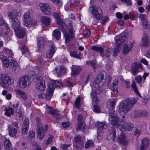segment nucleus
<instances>
[{
    "label": "nucleus",
    "mask_w": 150,
    "mask_h": 150,
    "mask_svg": "<svg viewBox=\"0 0 150 150\" xmlns=\"http://www.w3.org/2000/svg\"><path fill=\"white\" fill-rule=\"evenodd\" d=\"M138 100L137 98L127 99L120 103L118 105V111L120 114L125 115L131 110L133 105Z\"/></svg>",
    "instance_id": "obj_1"
},
{
    "label": "nucleus",
    "mask_w": 150,
    "mask_h": 150,
    "mask_svg": "<svg viewBox=\"0 0 150 150\" xmlns=\"http://www.w3.org/2000/svg\"><path fill=\"white\" fill-rule=\"evenodd\" d=\"M116 102V100L113 98L109 100L107 103L108 108L110 110L108 111L109 113V120L111 124H115V122L114 121H116L118 117L114 111Z\"/></svg>",
    "instance_id": "obj_2"
},
{
    "label": "nucleus",
    "mask_w": 150,
    "mask_h": 150,
    "mask_svg": "<svg viewBox=\"0 0 150 150\" xmlns=\"http://www.w3.org/2000/svg\"><path fill=\"white\" fill-rule=\"evenodd\" d=\"M116 120L114 121L115 124H111L113 126L118 127L122 131L125 130L128 131H132L134 127V125L129 122H126L123 119L117 118Z\"/></svg>",
    "instance_id": "obj_3"
},
{
    "label": "nucleus",
    "mask_w": 150,
    "mask_h": 150,
    "mask_svg": "<svg viewBox=\"0 0 150 150\" xmlns=\"http://www.w3.org/2000/svg\"><path fill=\"white\" fill-rule=\"evenodd\" d=\"M105 74V73L104 71L100 72L97 76L93 83V86L96 89L93 90H93L95 92L96 94H100L102 91L101 87L103 85L104 81H103L104 80V76Z\"/></svg>",
    "instance_id": "obj_4"
},
{
    "label": "nucleus",
    "mask_w": 150,
    "mask_h": 150,
    "mask_svg": "<svg viewBox=\"0 0 150 150\" xmlns=\"http://www.w3.org/2000/svg\"><path fill=\"white\" fill-rule=\"evenodd\" d=\"M0 81L1 86L4 88L7 89L8 88V86L11 85L13 83V80L11 76L8 74H3L0 77Z\"/></svg>",
    "instance_id": "obj_5"
},
{
    "label": "nucleus",
    "mask_w": 150,
    "mask_h": 150,
    "mask_svg": "<svg viewBox=\"0 0 150 150\" xmlns=\"http://www.w3.org/2000/svg\"><path fill=\"white\" fill-rule=\"evenodd\" d=\"M54 90V85L48 84V89H47L45 93H42L38 95L39 98L50 100L52 96Z\"/></svg>",
    "instance_id": "obj_6"
},
{
    "label": "nucleus",
    "mask_w": 150,
    "mask_h": 150,
    "mask_svg": "<svg viewBox=\"0 0 150 150\" xmlns=\"http://www.w3.org/2000/svg\"><path fill=\"white\" fill-rule=\"evenodd\" d=\"M40 121V119L39 117L36 118L37 127V131L38 134V137L40 139H42L44 137L45 133L47 131L48 126L47 125H45V128L44 129H43V128L42 127Z\"/></svg>",
    "instance_id": "obj_7"
},
{
    "label": "nucleus",
    "mask_w": 150,
    "mask_h": 150,
    "mask_svg": "<svg viewBox=\"0 0 150 150\" xmlns=\"http://www.w3.org/2000/svg\"><path fill=\"white\" fill-rule=\"evenodd\" d=\"M31 82V79L28 76L25 75L19 79L18 84L21 88H24L30 86Z\"/></svg>",
    "instance_id": "obj_8"
},
{
    "label": "nucleus",
    "mask_w": 150,
    "mask_h": 150,
    "mask_svg": "<svg viewBox=\"0 0 150 150\" xmlns=\"http://www.w3.org/2000/svg\"><path fill=\"white\" fill-rule=\"evenodd\" d=\"M64 26H63L59 29L64 34V37L66 43H69L74 38V32L67 31L64 28Z\"/></svg>",
    "instance_id": "obj_9"
},
{
    "label": "nucleus",
    "mask_w": 150,
    "mask_h": 150,
    "mask_svg": "<svg viewBox=\"0 0 150 150\" xmlns=\"http://www.w3.org/2000/svg\"><path fill=\"white\" fill-rule=\"evenodd\" d=\"M23 17V24L25 26L27 27H29L30 25H35L36 24V21L31 20L29 11L26 12L24 14Z\"/></svg>",
    "instance_id": "obj_10"
},
{
    "label": "nucleus",
    "mask_w": 150,
    "mask_h": 150,
    "mask_svg": "<svg viewBox=\"0 0 150 150\" xmlns=\"http://www.w3.org/2000/svg\"><path fill=\"white\" fill-rule=\"evenodd\" d=\"M36 81L35 88L37 90L40 91H42L45 89V81L42 78L39 77L36 78Z\"/></svg>",
    "instance_id": "obj_11"
},
{
    "label": "nucleus",
    "mask_w": 150,
    "mask_h": 150,
    "mask_svg": "<svg viewBox=\"0 0 150 150\" xmlns=\"http://www.w3.org/2000/svg\"><path fill=\"white\" fill-rule=\"evenodd\" d=\"M74 141L75 142L74 146L76 149L81 150L83 147L84 143L81 139V137L79 135L74 137Z\"/></svg>",
    "instance_id": "obj_12"
},
{
    "label": "nucleus",
    "mask_w": 150,
    "mask_h": 150,
    "mask_svg": "<svg viewBox=\"0 0 150 150\" xmlns=\"http://www.w3.org/2000/svg\"><path fill=\"white\" fill-rule=\"evenodd\" d=\"M115 40L116 46L119 47L120 45L122 44L123 42L127 41L126 34L125 33H122L119 35L116 36L115 38Z\"/></svg>",
    "instance_id": "obj_13"
},
{
    "label": "nucleus",
    "mask_w": 150,
    "mask_h": 150,
    "mask_svg": "<svg viewBox=\"0 0 150 150\" xmlns=\"http://www.w3.org/2000/svg\"><path fill=\"white\" fill-rule=\"evenodd\" d=\"M90 8L92 9V14L96 19L99 20L102 18V11L100 8L93 6L92 7H91Z\"/></svg>",
    "instance_id": "obj_14"
},
{
    "label": "nucleus",
    "mask_w": 150,
    "mask_h": 150,
    "mask_svg": "<svg viewBox=\"0 0 150 150\" xmlns=\"http://www.w3.org/2000/svg\"><path fill=\"white\" fill-rule=\"evenodd\" d=\"M107 125L105 122H100L97 125L98 128L97 130V138L98 139H100L102 138V130L106 129L107 127Z\"/></svg>",
    "instance_id": "obj_15"
},
{
    "label": "nucleus",
    "mask_w": 150,
    "mask_h": 150,
    "mask_svg": "<svg viewBox=\"0 0 150 150\" xmlns=\"http://www.w3.org/2000/svg\"><path fill=\"white\" fill-rule=\"evenodd\" d=\"M67 70L63 66H59L56 68L53 71L54 73L58 77L61 76L66 73Z\"/></svg>",
    "instance_id": "obj_16"
},
{
    "label": "nucleus",
    "mask_w": 150,
    "mask_h": 150,
    "mask_svg": "<svg viewBox=\"0 0 150 150\" xmlns=\"http://www.w3.org/2000/svg\"><path fill=\"white\" fill-rule=\"evenodd\" d=\"M39 6L40 9L44 14L47 15L50 14L51 9L48 4L41 3L39 4Z\"/></svg>",
    "instance_id": "obj_17"
},
{
    "label": "nucleus",
    "mask_w": 150,
    "mask_h": 150,
    "mask_svg": "<svg viewBox=\"0 0 150 150\" xmlns=\"http://www.w3.org/2000/svg\"><path fill=\"white\" fill-rule=\"evenodd\" d=\"M37 42L38 49L40 51L42 50L46 42L44 38L42 37H39Z\"/></svg>",
    "instance_id": "obj_18"
},
{
    "label": "nucleus",
    "mask_w": 150,
    "mask_h": 150,
    "mask_svg": "<svg viewBox=\"0 0 150 150\" xmlns=\"http://www.w3.org/2000/svg\"><path fill=\"white\" fill-rule=\"evenodd\" d=\"M29 120L28 119H25L23 121L22 127V131L23 134L26 135L27 134L29 126Z\"/></svg>",
    "instance_id": "obj_19"
},
{
    "label": "nucleus",
    "mask_w": 150,
    "mask_h": 150,
    "mask_svg": "<svg viewBox=\"0 0 150 150\" xmlns=\"http://www.w3.org/2000/svg\"><path fill=\"white\" fill-rule=\"evenodd\" d=\"M140 64L136 63L132 64L131 67V73L134 75H137L138 72V69L140 67Z\"/></svg>",
    "instance_id": "obj_20"
},
{
    "label": "nucleus",
    "mask_w": 150,
    "mask_h": 150,
    "mask_svg": "<svg viewBox=\"0 0 150 150\" xmlns=\"http://www.w3.org/2000/svg\"><path fill=\"white\" fill-rule=\"evenodd\" d=\"M142 143L140 147V150H148L149 147L148 139L145 138L142 140Z\"/></svg>",
    "instance_id": "obj_21"
},
{
    "label": "nucleus",
    "mask_w": 150,
    "mask_h": 150,
    "mask_svg": "<svg viewBox=\"0 0 150 150\" xmlns=\"http://www.w3.org/2000/svg\"><path fill=\"white\" fill-rule=\"evenodd\" d=\"M119 141L122 146H126L128 144V141L125 135L121 134L119 137Z\"/></svg>",
    "instance_id": "obj_22"
},
{
    "label": "nucleus",
    "mask_w": 150,
    "mask_h": 150,
    "mask_svg": "<svg viewBox=\"0 0 150 150\" xmlns=\"http://www.w3.org/2000/svg\"><path fill=\"white\" fill-rule=\"evenodd\" d=\"M53 15L57 20V23L60 28L65 26V24L64 23L62 19L61 18L60 16L56 13H53Z\"/></svg>",
    "instance_id": "obj_23"
},
{
    "label": "nucleus",
    "mask_w": 150,
    "mask_h": 150,
    "mask_svg": "<svg viewBox=\"0 0 150 150\" xmlns=\"http://www.w3.org/2000/svg\"><path fill=\"white\" fill-rule=\"evenodd\" d=\"M11 22L12 28L15 31L21 28L20 23L18 19H15Z\"/></svg>",
    "instance_id": "obj_24"
},
{
    "label": "nucleus",
    "mask_w": 150,
    "mask_h": 150,
    "mask_svg": "<svg viewBox=\"0 0 150 150\" xmlns=\"http://www.w3.org/2000/svg\"><path fill=\"white\" fill-rule=\"evenodd\" d=\"M69 53L70 55L74 58L80 59L82 58V54L80 52L70 51Z\"/></svg>",
    "instance_id": "obj_25"
},
{
    "label": "nucleus",
    "mask_w": 150,
    "mask_h": 150,
    "mask_svg": "<svg viewBox=\"0 0 150 150\" xmlns=\"http://www.w3.org/2000/svg\"><path fill=\"white\" fill-rule=\"evenodd\" d=\"M118 84V80H115L112 83V85H111L110 89L115 94H117L118 93V90L116 88V86Z\"/></svg>",
    "instance_id": "obj_26"
},
{
    "label": "nucleus",
    "mask_w": 150,
    "mask_h": 150,
    "mask_svg": "<svg viewBox=\"0 0 150 150\" xmlns=\"http://www.w3.org/2000/svg\"><path fill=\"white\" fill-rule=\"evenodd\" d=\"M5 150H17L16 148L12 149L11 147V144L9 140L6 139L4 142Z\"/></svg>",
    "instance_id": "obj_27"
},
{
    "label": "nucleus",
    "mask_w": 150,
    "mask_h": 150,
    "mask_svg": "<svg viewBox=\"0 0 150 150\" xmlns=\"http://www.w3.org/2000/svg\"><path fill=\"white\" fill-rule=\"evenodd\" d=\"M82 70V68L78 66H74L72 69L71 76H74L78 75Z\"/></svg>",
    "instance_id": "obj_28"
},
{
    "label": "nucleus",
    "mask_w": 150,
    "mask_h": 150,
    "mask_svg": "<svg viewBox=\"0 0 150 150\" xmlns=\"http://www.w3.org/2000/svg\"><path fill=\"white\" fill-rule=\"evenodd\" d=\"M0 59L3 64L4 66L5 67H8L9 66V63L8 59L6 57L3 55H0Z\"/></svg>",
    "instance_id": "obj_29"
},
{
    "label": "nucleus",
    "mask_w": 150,
    "mask_h": 150,
    "mask_svg": "<svg viewBox=\"0 0 150 150\" xmlns=\"http://www.w3.org/2000/svg\"><path fill=\"white\" fill-rule=\"evenodd\" d=\"M132 47L133 44H130L129 46L128 45L125 44L123 47V53L124 54H126L130 51Z\"/></svg>",
    "instance_id": "obj_30"
},
{
    "label": "nucleus",
    "mask_w": 150,
    "mask_h": 150,
    "mask_svg": "<svg viewBox=\"0 0 150 150\" xmlns=\"http://www.w3.org/2000/svg\"><path fill=\"white\" fill-rule=\"evenodd\" d=\"M16 35L20 38H22L24 37L25 34V30L24 29L20 28V29L15 31Z\"/></svg>",
    "instance_id": "obj_31"
},
{
    "label": "nucleus",
    "mask_w": 150,
    "mask_h": 150,
    "mask_svg": "<svg viewBox=\"0 0 150 150\" xmlns=\"http://www.w3.org/2000/svg\"><path fill=\"white\" fill-rule=\"evenodd\" d=\"M110 134L108 136V137L111 139L112 141L115 140V130L113 127H111L109 130Z\"/></svg>",
    "instance_id": "obj_32"
},
{
    "label": "nucleus",
    "mask_w": 150,
    "mask_h": 150,
    "mask_svg": "<svg viewBox=\"0 0 150 150\" xmlns=\"http://www.w3.org/2000/svg\"><path fill=\"white\" fill-rule=\"evenodd\" d=\"M110 51L111 49L110 48H108L105 51L104 53L103 52L102 53L100 54V56L102 58V60L106 59L109 57L110 55Z\"/></svg>",
    "instance_id": "obj_33"
},
{
    "label": "nucleus",
    "mask_w": 150,
    "mask_h": 150,
    "mask_svg": "<svg viewBox=\"0 0 150 150\" xmlns=\"http://www.w3.org/2000/svg\"><path fill=\"white\" fill-rule=\"evenodd\" d=\"M56 49L53 45L51 46L49 52L46 54V57L47 58H51L55 52Z\"/></svg>",
    "instance_id": "obj_34"
},
{
    "label": "nucleus",
    "mask_w": 150,
    "mask_h": 150,
    "mask_svg": "<svg viewBox=\"0 0 150 150\" xmlns=\"http://www.w3.org/2000/svg\"><path fill=\"white\" fill-rule=\"evenodd\" d=\"M49 112L53 115H56V116H54V118L56 120H59L60 119V117L59 115V111L53 108L48 111Z\"/></svg>",
    "instance_id": "obj_35"
},
{
    "label": "nucleus",
    "mask_w": 150,
    "mask_h": 150,
    "mask_svg": "<svg viewBox=\"0 0 150 150\" xmlns=\"http://www.w3.org/2000/svg\"><path fill=\"white\" fill-rule=\"evenodd\" d=\"M142 45L143 46H147L149 45V38L147 35L144 34L142 38Z\"/></svg>",
    "instance_id": "obj_36"
},
{
    "label": "nucleus",
    "mask_w": 150,
    "mask_h": 150,
    "mask_svg": "<svg viewBox=\"0 0 150 150\" xmlns=\"http://www.w3.org/2000/svg\"><path fill=\"white\" fill-rule=\"evenodd\" d=\"M91 97L92 98L93 103L94 102L97 104L99 102V100L97 97L96 96V94L95 92L93 90L91 93Z\"/></svg>",
    "instance_id": "obj_37"
},
{
    "label": "nucleus",
    "mask_w": 150,
    "mask_h": 150,
    "mask_svg": "<svg viewBox=\"0 0 150 150\" xmlns=\"http://www.w3.org/2000/svg\"><path fill=\"white\" fill-rule=\"evenodd\" d=\"M16 93L19 96L21 97L23 100H27L28 97L24 92L20 90H17L16 91Z\"/></svg>",
    "instance_id": "obj_38"
},
{
    "label": "nucleus",
    "mask_w": 150,
    "mask_h": 150,
    "mask_svg": "<svg viewBox=\"0 0 150 150\" xmlns=\"http://www.w3.org/2000/svg\"><path fill=\"white\" fill-rule=\"evenodd\" d=\"M41 20L42 23L46 26H47L50 25V19L45 16H42L41 17Z\"/></svg>",
    "instance_id": "obj_39"
},
{
    "label": "nucleus",
    "mask_w": 150,
    "mask_h": 150,
    "mask_svg": "<svg viewBox=\"0 0 150 150\" xmlns=\"http://www.w3.org/2000/svg\"><path fill=\"white\" fill-rule=\"evenodd\" d=\"M9 134L11 137L14 136L17 132V129L14 127L8 128Z\"/></svg>",
    "instance_id": "obj_40"
},
{
    "label": "nucleus",
    "mask_w": 150,
    "mask_h": 150,
    "mask_svg": "<svg viewBox=\"0 0 150 150\" xmlns=\"http://www.w3.org/2000/svg\"><path fill=\"white\" fill-rule=\"evenodd\" d=\"M61 33L58 29H56L53 31L54 37L57 40H59L61 38Z\"/></svg>",
    "instance_id": "obj_41"
},
{
    "label": "nucleus",
    "mask_w": 150,
    "mask_h": 150,
    "mask_svg": "<svg viewBox=\"0 0 150 150\" xmlns=\"http://www.w3.org/2000/svg\"><path fill=\"white\" fill-rule=\"evenodd\" d=\"M8 15L9 19L11 20V22L15 19H18L17 18V15L16 13L9 12L8 13Z\"/></svg>",
    "instance_id": "obj_42"
},
{
    "label": "nucleus",
    "mask_w": 150,
    "mask_h": 150,
    "mask_svg": "<svg viewBox=\"0 0 150 150\" xmlns=\"http://www.w3.org/2000/svg\"><path fill=\"white\" fill-rule=\"evenodd\" d=\"M4 110L6 111L5 114L7 116L10 117L11 116V114L13 115V110L12 108H9L8 109L6 107L4 109Z\"/></svg>",
    "instance_id": "obj_43"
},
{
    "label": "nucleus",
    "mask_w": 150,
    "mask_h": 150,
    "mask_svg": "<svg viewBox=\"0 0 150 150\" xmlns=\"http://www.w3.org/2000/svg\"><path fill=\"white\" fill-rule=\"evenodd\" d=\"M91 48L92 50H94L97 52H100V54L102 53L104 51L102 47L96 46H92Z\"/></svg>",
    "instance_id": "obj_44"
},
{
    "label": "nucleus",
    "mask_w": 150,
    "mask_h": 150,
    "mask_svg": "<svg viewBox=\"0 0 150 150\" xmlns=\"http://www.w3.org/2000/svg\"><path fill=\"white\" fill-rule=\"evenodd\" d=\"M11 66L12 69L14 71L17 70L19 69V66L17 62L16 61L12 63Z\"/></svg>",
    "instance_id": "obj_45"
},
{
    "label": "nucleus",
    "mask_w": 150,
    "mask_h": 150,
    "mask_svg": "<svg viewBox=\"0 0 150 150\" xmlns=\"http://www.w3.org/2000/svg\"><path fill=\"white\" fill-rule=\"evenodd\" d=\"M4 50L5 53V54L8 56H13V53L12 52V50L7 48L5 47Z\"/></svg>",
    "instance_id": "obj_46"
},
{
    "label": "nucleus",
    "mask_w": 150,
    "mask_h": 150,
    "mask_svg": "<svg viewBox=\"0 0 150 150\" xmlns=\"http://www.w3.org/2000/svg\"><path fill=\"white\" fill-rule=\"evenodd\" d=\"M134 91V92L136 93L137 95L139 96H140V94L139 93L138 91L137 87L136 85V83L134 81H133L132 82V85H131Z\"/></svg>",
    "instance_id": "obj_47"
},
{
    "label": "nucleus",
    "mask_w": 150,
    "mask_h": 150,
    "mask_svg": "<svg viewBox=\"0 0 150 150\" xmlns=\"http://www.w3.org/2000/svg\"><path fill=\"white\" fill-rule=\"evenodd\" d=\"M93 142L92 140H89L86 142L85 144V148L86 149L89 148L90 146H93Z\"/></svg>",
    "instance_id": "obj_48"
},
{
    "label": "nucleus",
    "mask_w": 150,
    "mask_h": 150,
    "mask_svg": "<svg viewBox=\"0 0 150 150\" xmlns=\"http://www.w3.org/2000/svg\"><path fill=\"white\" fill-rule=\"evenodd\" d=\"M67 28L68 31L74 32L72 25L71 23H69L67 24Z\"/></svg>",
    "instance_id": "obj_49"
},
{
    "label": "nucleus",
    "mask_w": 150,
    "mask_h": 150,
    "mask_svg": "<svg viewBox=\"0 0 150 150\" xmlns=\"http://www.w3.org/2000/svg\"><path fill=\"white\" fill-rule=\"evenodd\" d=\"M4 24L5 26L6 27V29L8 30L9 29V27L8 24L6 23H5V21L2 18H0V26Z\"/></svg>",
    "instance_id": "obj_50"
},
{
    "label": "nucleus",
    "mask_w": 150,
    "mask_h": 150,
    "mask_svg": "<svg viewBox=\"0 0 150 150\" xmlns=\"http://www.w3.org/2000/svg\"><path fill=\"white\" fill-rule=\"evenodd\" d=\"M91 31L89 30H85L83 32V35L86 38L89 37L91 35Z\"/></svg>",
    "instance_id": "obj_51"
},
{
    "label": "nucleus",
    "mask_w": 150,
    "mask_h": 150,
    "mask_svg": "<svg viewBox=\"0 0 150 150\" xmlns=\"http://www.w3.org/2000/svg\"><path fill=\"white\" fill-rule=\"evenodd\" d=\"M81 101V99L80 97H77L75 101V105L76 107L79 108L81 106V104L80 103Z\"/></svg>",
    "instance_id": "obj_52"
},
{
    "label": "nucleus",
    "mask_w": 150,
    "mask_h": 150,
    "mask_svg": "<svg viewBox=\"0 0 150 150\" xmlns=\"http://www.w3.org/2000/svg\"><path fill=\"white\" fill-rule=\"evenodd\" d=\"M142 24L144 27L146 29L149 28L150 27V23L147 21V20L143 21Z\"/></svg>",
    "instance_id": "obj_53"
},
{
    "label": "nucleus",
    "mask_w": 150,
    "mask_h": 150,
    "mask_svg": "<svg viewBox=\"0 0 150 150\" xmlns=\"http://www.w3.org/2000/svg\"><path fill=\"white\" fill-rule=\"evenodd\" d=\"M93 111L97 113L100 112V108L97 105H94L93 106Z\"/></svg>",
    "instance_id": "obj_54"
},
{
    "label": "nucleus",
    "mask_w": 150,
    "mask_h": 150,
    "mask_svg": "<svg viewBox=\"0 0 150 150\" xmlns=\"http://www.w3.org/2000/svg\"><path fill=\"white\" fill-rule=\"evenodd\" d=\"M81 130L85 134H87L88 132V128L84 124L83 125Z\"/></svg>",
    "instance_id": "obj_55"
},
{
    "label": "nucleus",
    "mask_w": 150,
    "mask_h": 150,
    "mask_svg": "<svg viewBox=\"0 0 150 150\" xmlns=\"http://www.w3.org/2000/svg\"><path fill=\"white\" fill-rule=\"evenodd\" d=\"M54 81L55 85L57 87H59V86H62L63 85V83L61 82L60 81L56 80Z\"/></svg>",
    "instance_id": "obj_56"
},
{
    "label": "nucleus",
    "mask_w": 150,
    "mask_h": 150,
    "mask_svg": "<svg viewBox=\"0 0 150 150\" xmlns=\"http://www.w3.org/2000/svg\"><path fill=\"white\" fill-rule=\"evenodd\" d=\"M139 16L142 22L147 20L146 16L145 14H141Z\"/></svg>",
    "instance_id": "obj_57"
},
{
    "label": "nucleus",
    "mask_w": 150,
    "mask_h": 150,
    "mask_svg": "<svg viewBox=\"0 0 150 150\" xmlns=\"http://www.w3.org/2000/svg\"><path fill=\"white\" fill-rule=\"evenodd\" d=\"M21 50L22 53H23L27 52L28 49L24 45L21 48Z\"/></svg>",
    "instance_id": "obj_58"
},
{
    "label": "nucleus",
    "mask_w": 150,
    "mask_h": 150,
    "mask_svg": "<svg viewBox=\"0 0 150 150\" xmlns=\"http://www.w3.org/2000/svg\"><path fill=\"white\" fill-rule=\"evenodd\" d=\"M31 102L30 100H28L26 101L25 103V105L26 107H29L31 105Z\"/></svg>",
    "instance_id": "obj_59"
},
{
    "label": "nucleus",
    "mask_w": 150,
    "mask_h": 150,
    "mask_svg": "<svg viewBox=\"0 0 150 150\" xmlns=\"http://www.w3.org/2000/svg\"><path fill=\"white\" fill-rule=\"evenodd\" d=\"M12 56H9L8 58L9 62L11 64L15 61L14 58L12 57Z\"/></svg>",
    "instance_id": "obj_60"
},
{
    "label": "nucleus",
    "mask_w": 150,
    "mask_h": 150,
    "mask_svg": "<svg viewBox=\"0 0 150 150\" xmlns=\"http://www.w3.org/2000/svg\"><path fill=\"white\" fill-rule=\"evenodd\" d=\"M135 79L136 80L137 83H139L141 82L142 78L141 76H139L136 77Z\"/></svg>",
    "instance_id": "obj_61"
},
{
    "label": "nucleus",
    "mask_w": 150,
    "mask_h": 150,
    "mask_svg": "<svg viewBox=\"0 0 150 150\" xmlns=\"http://www.w3.org/2000/svg\"><path fill=\"white\" fill-rule=\"evenodd\" d=\"M66 84L67 86L68 87H72L74 86V84L73 83L71 82L68 81H66Z\"/></svg>",
    "instance_id": "obj_62"
},
{
    "label": "nucleus",
    "mask_w": 150,
    "mask_h": 150,
    "mask_svg": "<svg viewBox=\"0 0 150 150\" xmlns=\"http://www.w3.org/2000/svg\"><path fill=\"white\" fill-rule=\"evenodd\" d=\"M120 51V49L118 48H115L113 50V54L114 56H116L117 53L119 52Z\"/></svg>",
    "instance_id": "obj_63"
},
{
    "label": "nucleus",
    "mask_w": 150,
    "mask_h": 150,
    "mask_svg": "<svg viewBox=\"0 0 150 150\" xmlns=\"http://www.w3.org/2000/svg\"><path fill=\"white\" fill-rule=\"evenodd\" d=\"M87 64H90L91 66L94 68L95 69L96 68V64L93 61H90L87 62Z\"/></svg>",
    "instance_id": "obj_64"
}]
</instances>
